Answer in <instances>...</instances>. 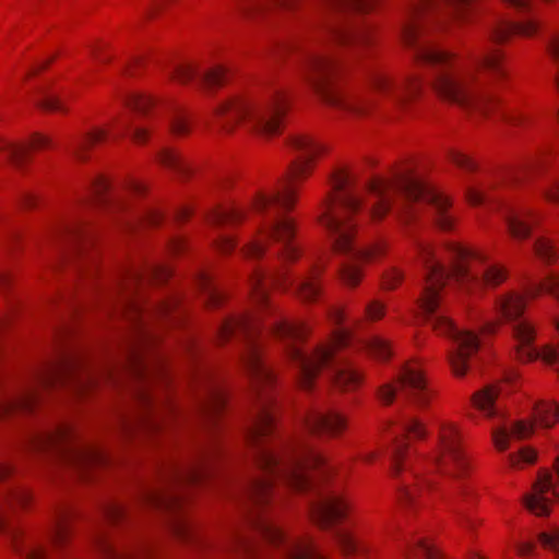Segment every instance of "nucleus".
Instances as JSON below:
<instances>
[{
	"instance_id": "obj_39",
	"label": "nucleus",
	"mask_w": 559,
	"mask_h": 559,
	"mask_svg": "<svg viewBox=\"0 0 559 559\" xmlns=\"http://www.w3.org/2000/svg\"><path fill=\"white\" fill-rule=\"evenodd\" d=\"M331 8L340 11L367 12L374 0H324Z\"/></svg>"
},
{
	"instance_id": "obj_40",
	"label": "nucleus",
	"mask_w": 559,
	"mask_h": 559,
	"mask_svg": "<svg viewBox=\"0 0 559 559\" xmlns=\"http://www.w3.org/2000/svg\"><path fill=\"white\" fill-rule=\"evenodd\" d=\"M558 416L556 405L542 402L535 407V420L543 427H550L555 424Z\"/></svg>"
},
{
	"instance_id": "obj_43",
	"label": "nucleus",
	"mask_w": 559,
	"mask_h": 559,
	"mask_svg": "<svg viewBox=\"0 0 559 559\" xmlns=\"http://www.w3.org/2000/svg\"><path fill=\"white\" fill-rule=\"evenodd\" d=\"M366 348L378 359H388L391 356V348L386 340L380 336H372L366 342Z\"/></svg>"
},
{
	"instance_id": "obj_27",
	"label": "nucleus",
	"mask_w": 559,
	"mask_h": 559,
	"mask_svg": "<svg viewBox=\"0 0 559 559\" xmlns=\"http://www.w3.org/2000/svg\"><path fill=\"white\" fill-rule=\"evenodd\" d=\"M533 433V425L526 420H516L492 429V441L499 451H506L513 440H523Z\"/></svg>"
},
{
	"instance_id": "obj_42",
	"label": "nucleus",
	"mask_w": 559,
	"mask_h": 559,
	"mask_svg": "<svg viewBox=\"0 0 559 559\" xmlns=\"http://www.w3.org/2000/svg\"><path fill=\"white\" fill-rule=\"evenodd\" d=\"M123 103L136 112L146 114L154 106L155 100L148 95L130 94L123 97Z\"/></svg>"
},
{
	"instance_id": "obj_41",
	"label": "nucleus",
	"mask_w": 559,
	"mask_h": 559,
	"mask_svg": "<svg viewBox=\"0 0 559 559\" xmlns=\"http://www.w3.org/2000/svg\"><path fill=\"white\" fill-rule=\"evenodd\" d=\"M114 123L117 124L118 130L114 133V138L122 136L126 133H130L132 140L136 143H143L147 139V131L142 127H133V124L129 121H119L116 120Z\"/></svg>"
},
{
	"instance_id": "obj_51",
	"label": "nucleus",
	"mask_w": 559,
	"mask_h": 559,
	"mask_svg": "<svg viewBox=\"0 0 559 559\" xmlns=\"http://www.w3.org/2000/svg\"><path fill=\"white\" fill-rule=\"evenodd\" d=\"M215 245L219 251L227 253L234 250L236 242L233 236L227 234H221L215 239Z\"/></svg>"
},
{
	"instance_id": "obj_50",
	"label": "nucleus",
	"mask_w": 559,
	"mask_h": 559,
	"mask_svg": "<svg viewBox=\"0 0 559 559\" xmlns=\"http://www.w3.org/2000/svg\"><path fill=\"white\" fill-rule=\"evenodd\" d=\"M467 199L469 201V203L474 204V205H478V204H483L485 203L487 200H489V195L487 194V190L486 189H476V188H469L467 190Z\"/></svg>"
},
{
	"instance_id": "obj_33",
	"label": "nucleus",
	"mask_w": 559,
	"mask_h": 559,
	"mask_svg": "<svg viewBox=\"0 0 559 559\" xmlns=\"http://www.w3.org/2000/svg\"><path fill=\"white\" fill-rule=\"evenodd\" d=\"M334 538L344 555L350 556L366 550V545L361 537L353 532L340 528L334 532Z\"/></svg>"
},
{
	"instance_id": "obj_4",
	"label": "nucleus",
	"mask_w": 559,
	"mask_h": 559,
	"mask_svg": "<svg viewBox=\"0 0 559 559\" xmlns=\"http://www.w3.org/2000/svg\"><path fill=\"white\" fill-rule=\"evenodd\" d=\"M412 435L424 438L426 427L416 418H403L393 431L392 474L399 478L397 495L402 506L416 507L423 504L428 492L436 487L433 479L428 475L432 469L438 471L449 484L438 488L441 497L447 501L457 518L461 526L472 527V519L464 516L453 503L456 496L467 495L468 490L462 483L467 474L468 461L462 445L460 428L451 421L438 423L437 445L428 460L421 461L416 468L408 471V463L403 460L405 449L404 437Z\"/></svg>"
},
{
	"instance_id": "obj_14",
	"label": "nucleus",
	"mask_w": 559,
	"mask_h": 559,
	"mask_svg": "<svg viewBox=\"0 0 559 559\" xmlns=\"http://www.w3.org/2000/svg\"><path fill=\"white\" fill-rule=\"evenodd\" d=\"M525 308L524 296L509 292L499 296L496 300L497 312L507 320L514 321L513 334L516 341V354L520 360L531 361L540 358L546 364L552 365L557 361V352L551 347L538 349L533 345L535 330L525 319H520Z\"/></svg>"
},
{
	"instance_id": "obj_64",
	"label": "nucleus",
	"mask_w": 559,
	"mask_h": 559,
	"mask_svg": "<svg viewBox=\"0 0 559 559\" xmlns=\"http://www.w3.org/2000/svg\"><path fill=\"white\" fill-rule=\"evenodd\" d=\"M545 195L546 198L549 200V201H552V202H556L557 201V193L555 190H551V189H547L545 191Z\"/></svg>"
},
{
	"instance_id": "obj_20",
	"label": "nucleus",
	"mask_w": 559,
	"mask_h": 559,
	"mask_svg": "<svg viewBox=\"0 0 559 559\" xmlns=\"http://www.w3.org/2000/svg\"><path fill=\"white\" fill-rule=\"evenodd\" d=\"M288 146L297 154L296 160L290 165L288 180H296L305 176L311 162L323 152L321 144L306 134L293 135L288 141Z\"/></svg>"
},
{
	"instance_id": "obj_6",
	"label": "nucleus",
	"mask_w": 559,
	"mask_h": 559,
	"mask_svg": "<svg viewBox=\"0 0 559 559\" xmlns=\"http://www.w3.org/2000/svg\"><path fill=\"white\" fill-rule=\"evenodd\" d=\"M296 203V190L290 182L282 188L257 190L246 206L216 209L209 214V222L214 226H225L239 223L249 214L260 218L258 233L241 250L248 259L260 258L265 243L273 240L278 249L276 254L284 261H296L300 254V246L295 239V221L289 215Z\"/></svg>"
},
{
	"instance_id": "obj_16",
	"label": "nucleus",
	"mask_w": 559,
	"mask_h": 559,
	"mask_svg": "<svg viewBox=\"0 0 559 559\" xmlns=\"http://www.w3.org/2000/svg\"><path fill=\"white\" fill-rule=\"evenodd\" d=\"M397 392L418 407H426L433 392L428 385L423 371L415 362H408L400 371L396 383H385L378 390V399L382 404H391Z\"/></svg>"
},
{
	"instance_id": "obj_17",
	"label": "nucleus",
	"mask_w": 559,
	"mask_h": 559,
	"mask_svg": "<svg viewBox=\"0 0 559 559\" xmlns=\"http://www.w3.org/2000/svg\"><path fill=\"white\" fill-rule=\"evenodd\" d=\"M370 88L383 100L405 107L419 95L421 81L415 74L391 75L382 71L369 73Z\"/></svg>"
},
{
	"instance_id": "obj_56",
	"label": "nucleus",
	"mask_w": 559,
	"mask_h": 559,
	"mask_svg": "<svg viewBox=\"0 0 559 559\" xmlns=\"http://www.w3.org/2000/svg\"><path fill=\"white\" fill-rule=\"evenodd\" d=\"M328 317L334 324H341L344 319L343 311L335 307L328 309Z\"/></svg>"
},
{
	"instance_id": "obj_31",
	"label": "nucleus",
	"mask_w": 559,
	"mask_h": 559,
	"mask_svg": "<svg viewBox=\"0 0 559 559\" xmlns=\"http://www.w3.org/2000/svg\"><path fill=\"white\" fill-rule=\"evenodd\" d=\"M535 29L536 25L533 21L525 23H512L509 21L499 20L490 28L489 37L493 43H502L512 34L530 36L535 32Z\"/></svg>"
},
{
	"instance_id": "obj_34",
	"label": "nucleus",
	"mask_w": 559,
	"mask_h": 559,
	"mask_svg": "<svg viewBox=\"0 0 559 559\" xmlns=\"http://www.w3.org/2000/svg\"><path fill=\"white\" fill-rule=\"evenodd\" d=\"M197 285L202 293L206 304L216 306L223 299V293L216 286L209 273H199L197 276Z\"/></svg>"
},
{
	"instance_id": "obj_13",
	"label": "nucleus",
	"mask_w": 559,
	"mask_h": 559,
	"mask_svg": "<svg viewBox=\"0 0 559 559\" xmlns=\"http://www.w3.org/2000/svg\"><path fill=\"white\" fill-rule=\"evenodd\" d=\"M29 499L28 491L22 487H11L0 495V532L9 534L13 551L19 559H50L48 544L61 548L68 540L70 534L68 520L71 512L67 509L57 510L49 528L48 540L44 543L14 527L8 521V513L17 507L26 506Z\"/></svg>"
},
{
	"instance_id": "obj_19",
	"label": "nucleus",
	"mask_w": 559,
	"mask_h": 559,
	"mask_svg": "<svg viewBox=\"0 0 559 559\" xmlns=\"http://www.w3.org/2000/svg\"><path fill=\"white\" fill-rule=\"evenodd\" d=\"M556 497L557 490L552 476L543 471L534 483L532 492L524 495L522 501L530 512L543 516L549 514Z\"/></svg>"
},
{
	"instance_id": "obj_1",
	"label": "nucleus",
	"mask_w": 559,
	"mask_h": 559,
	"mask_svg": "<svg viewBox=\"0 0 559 559\" xmlns=\"http://www.w3.org/2000/svg\"><path fill=\"white\" fill-rule=\"evenodd\" d=\"M324 270L321 257L308 260L307 269L290 278L286 272L265 273L254 270L250 276V292L257 306L255 312L226 319L218 329V340H238L241 361L251 379L252 407L243 426V439L251 451V462L258 474H251L242 487L247 509H258L273 495L276 483L296 491L314 489L310 473H328L331 467L325 459L305 437L287 440L274 438L273 395L274 374L262 360L257 336L263 329L285 343L286 354L296 366L300 385L309 389L318 371L325 368L334 385L342 391L357 388L361 381L342 349L350 343L347 330L336 329L330 342L311 353L304 352L297 343L302 341L308 328L302 322H290L271 309L267 301L270 285L289 283L304 302H314L322 294L320 275Z\"/></svg>"
},
{
	"instance_id": "obj_44",
	"label": "nucleus",
	"mask_w": 559,
	"mask_h": 559,
	"mask_svg": "<svg viewBox=\"0 0 559 559\" xmlns=\"http://www.w3.org/2000/svg\"><path fill=\"white\" fill-rule=\"evenodd\" d=\"M536 460V452L527 447L522 448L516 453H511L508 461L513 468H523L525 465L533 464Z\"/></svg>"
},
{
	"instance_id": "obj_57",
	"label": "nucleus",
	"mask_w": 559,
	"mask_h": 559,
	"mask_svg": "<svg viewBox=\"0 0 559 559\" xmlns=\"http://www.w3.org/2000/svg\"><path fill=\"white\" fill-rule=\"evenodd\" d=\"M503 1L519 10H526L531 7L532 0H503Z\"/></svg>"
},
{
	"instance_id": "obj_22",
	"label": "nucleus",
	"mask_w": 559,
	"mask_h": 559,
	"mask_svg": "<svg viewBox=\"0 0 559 559\" xmlns=\"http://www.w3.org/2000/svg\"><path fill=\"white\" fill-rule=\"evenodd\" d=\"M169 76L180 83H188L197 79L200 85L212 88L224 84L227 70L222 66H216L211 70L202 72L197 64L185 63L174 66L169 72Z\"/></svg>"
},
{
	"instance_id": "obj_15",
	"label": "nucleus",
	"mask_w": 559,
	"mask_h": 559,
	"mask_svg": "<svg viewBox=\"0 0 559 559\" xmlns=\"http://www.w3.org/2000/svg\"><path fill=\"white\" fill-rule=\"evenodd\" d=\"M71 437V427L60 424L49 430L33 433L28 438V448L36 452L53 450L80 472L107 461L106 454L97 447L86 444L74 448L66 447V442Z\"/></svg>"
},
{
	"instance_id": "obj_35",
	"label": "nucleus",
	"mask_w": 559,
	"mask_h": 559,
	"mask_svg": "<svg viewBox=\"0 0 559 559\" xmlns=\"http://www.w3.org/2000/svg\"><path fill=\"white\" fill-rule=\"evenodd\" d=\"M296 0H243L242 9L247 14H264L272 8L289 9Z\"/></svg>"
},
{
	"instance_id": "obj_9",
	"label": "nucleus",
	"mask_w": 559,
	"mask_h": 559,
	"mask_svg": "<svg viewBox=\"0 0 559 559\" xmlns=\"http://www.w3.org/2000/svg\"><path fill=\"white\" fill-rule=\"evenodd\" d=\"M222 451L219 443L213 438L193 460L169 464L163 474V485L158 488H146L141 495V501L145 506L171 514L170 530L181 540L194 539L197 536L192 525L177 514L183 501L179 488L201 481Z\"/></svg>"
},
{
	"instance_id": "obj_26",
	"label": "nucleus",
	"mask_w": 559,
	"mask_h": 559,
	"mask_svg": "<svg viewBox=\"0 0 559 559\" xmlns=\"http://www.w3.org/2000/svg\"><path fill=\"white\" fill-rule=\"evenodd\" d=\"M501 214L514 238L524 239L530 235L534 222L530 210L523 206L504 205Z\"/></svg>"
},
{
	"instance_id": "obj_62",
	"label": "nucleus",
	"mask_w": 559,
	"mask_h": 559,
	"mask_svg": "<svg viewBox=\"0 0 559 559\" xmlns=\"http://www.w3.org/2000/svg\"><path fill=\"white\" fill-rule=\"evenodd\" d=\"M543 289L551 295H556V287L552 282H547L544 284Z\"/></svg>"
},
{
	"instance_id": "obj_48",
	"label": "nucleus",
	"mask_w": 559,
	"mask_h": 559,
	"mask_svg": "<svg viewBox=\"0 0 559 559\" xmlns=\"http://www.w3.org/2000/svg\"><path fill=\"white\" fill-rule=\"evenodd\" d=\"M449 158L454 165L464 170L472 171L476 168L475 163L467 155L461 152L451 151L449 153Z\"/></svg>"
},
{
	"instance_id": "obj_52",
	"label": "nucleus",
	"mask_w": 559,
	"mask_h": 559,
	"mask_svg": "<svg viewBox=\"0 0 559 559\" xmlns=\"http://www.w3.org/2000/svg\"><path fill=\"white\" fill-rule=\"evenodd\" d=\"M366 314L370 320H378L384 314V305L373 300L366 306Z\"/></svg>"
},
{
	"instance_id": "obj_54",
	"label": "nucleus",
	"mask_w": 559,
	"mask_h": 559,
	"mask_svg": "<svg viewBox=\"0 0 559 559\" xmlns=\"http://www.w3.org/2000/svg\"><path fill=\"white\" fill-rule=\"evenodd\" d=\"M539 543L544 548L556 551L558 549L559 540L557 534H549L543 532L539 534Z\"/></svg>"
},
{
	"instance_id": "obj_21",
	"label": "nucleus",
	"mask_w": 559,
	"mask_h": 559,
	"mask_svg": "<svg viewBox=\"0 0 559 559\" xmlns=\"http://www.w3.org/2000/svg\"><path fill=\"white\" fill-rule=\"evenodd\" d=\"M94 543L102 559H146L151 551L150 546L142 542L116 545L102 530L95 533Z\"/></svg>"
},
{
	"instance_id": "obj_63",
	"label": "nucleus",
	"mask_w": 559,
	"mask_h": 559,
	"mask_svg": "<svg viewBox=\"0 0 559 559\" xmlns=\"http://www.w3.org/2000/svg\"><path fill=\"white\" fill-rule=\"evenodd\" d=\"M190 214H191V210L188 207H183L180 211H178L177 217L179 219H183V218H187L188 216H190Z\"/></svg>"
},
{
	"instance_id": "obj_60",
	"label": "nucleus",
	"mask_w": 559,
	"mask_h": 559,
	"mask_svg": "<svg viewBox=\"0 0 559 559\" xmlns=\"http://www.w3.org/2000/svg\"><path fill=\"white\" fill-rule=\"evenodd\" d=\"M128 189L133 191V192L141 193L144 190V186L141 182H139V181H131L128 185Z\"/></svg>"
},
{
	"instance_id": "obj_28",
	"label": "nucleus",
	"mask_w": 559,
	"mask_h": 559,
	"mask_svg": "<svg viewBox=\"0 0 559 559\" xmlns=\"http://www.w3.org/2000/svg\"><path fill=\"white\" fill-rule=\"evenodd\" d=\"M51 236L60 241H67L73 246H78L80 242L88 240L92 237V231L86 222L73 219L60 223L52 230Z\"/></svg>"
},
{
	"instance_id": "obj_53",
	"label": "nucleus",
	"mask_w": 559,
	"mask_h": 559,
	"mask_svg": "<svg viewBox=\"0 0 559 559\" xmlns=\"http://www.w3.org/2000/svg\"><path fill=\"white\" fill-rule=\"evenodd\" d=\"M403 273L397 269L390 270L383 281V286L388 289H393L402 281Z\"/></svg>"
},
{
	"instance_id": "obj_23",
	"label": "nucleus",
	"mask_w": 559,
	"mask_h": 559,
	"mask_svg": "<svg viewBox=\"0 0 559 559\" xmlns=\"http://www.w3.org/2000/svg\"><path fill=\"white\" fill-rule=\"evenodd\" d=\"M325 36L329 40L348 47H364L371 40L369 26L355 23L331 22L325 27Z\"/></svg>"
},
{
	"instance_id": "obj_5",
	"label": "nucleus",
	"mask_w": 559,
	"mask_h": 559,
	"mask_svg": "<svg viewBox=\"0 0 559 559\" xmlns=\"http://www.w3.org/2000/svg\"><path fill=\"white\" fill-rule=\"evenodd\" d=\"M170 275L166 266H151L145 274L148 280L163 281ZM144 280V275L132 272L119 292L117 311L127 316L132 325V336L127 347V365L130 372L141 382L136 389V399L142 411L135 425L148 430H158L163 417L174 412V406L167 397L152 390V383L164 378V370L159 361L148 360L144 350L155 342L157 335L148 326L147 320L155 317L168 316L178 301L169 299L156 305L144 307L134 297L135 286Z\"/></svg>"
},
{
	"instance_id": "obj_47",
	"label": "nucleus",
	"mask_w": 559,
	"mask_h": 559,
	"mask_svg": "<svg viewBox=\"0 0 559 559\" xmlns=\"http://www.w3.org/2000/svg\"><path fill=\"white\" fill-rule=\"evenodd\" d=\"M102 513L107 522L116 523L124 518L126 510L117 502H107L103 506Z\"/></svg>"
},
{
	"instance_id": "obj_38",
	"label": "nucleus",
	"mask_w": 559,
	"mask_h": 559,
	"mask_svg": "<svg viewBox=\"0 0 559 559\" xmlns=\"http://www.w3.org/2000/svg\"><path fill=\"white\" fill-rule=\"evenodd\" d=\"M408 559H441L438 551L425 539L416 540L406 550Z\"/></svg>"
},
{
	"instance_id": "obj_37",
	"label": "nucleus",
	"mask_w": 559,
	"mask_h": 559,
	"mask_svg": "<svg viewBox=\"0 0 559 559\" xmlns=\"http://www.w3.org/2000/svg\"><path fill=\"white\" fill-rule=\"evenodd\" d=\"M92 198L99 204L119 202L116 194L111 192L110 182L103 176L95 177L92 181Z\"/></svg>"
},
{
	"instance_id": "obj_45",
	"label": "nucleus",
	"mask_w": 559,
	"mask_h": 559,
	"mask_svg": "<svg viewBox=\"0 0 559 559\" xmlns=\"http://www.w3.org/2000/svg\"><path fill=\"white\" fill-rule=\"evenodd\" d=\"M169 128L174 134L181 135L189 131L188 119L183 110L173 108L169 117Z\"/></svg>"
},
{
	"instance_id": "obj_12",
	"label": "nucleus",
	"mask_w": 559,
	"mask_h": 559,
	"mask_svg": "<svg viewBox=\"0 0 559 559\" xmlns=\"http://www.w3.org/2000/svg\"><path fill=\"white\" fill-rule=\"evenodd\" d=\"M366 190L374 199L368 209V216L372 221L381 219L389 212L393 199L399 198L406 203L430 205L441 229L449 230L453 226V218L448 213L449 199L411 170L399 174L393 180L376 178L367 185Z\"/></svg>"
},
{
	"instance_id": "obj_61",
	"label": "nucleus",
	"mask_w": 559,
	"mask_h": 559,
	"mask_svg": "<svg viewBox=\"0 0 559 559\" xmlns=\"http://www.w3.org/2000/svg\"><path fill=\"white\" fill-rule=\"evenodd\" d=\"M10 282V275L5 272H0V290H3Z\"/></svg>"
},
{
	"instance_id": "obj_59",
	"label": "nucleus",
	"mask_w": 559,
	"mask_h": 559,
	"mask_svg": "<svg viewBox=\"0 0 559 559\" xmlns=\"http://www.w3.org/2000/svg\"><path fill=\"white\" fill-rule=\"evenodd\" d=\"M12 474V467L3 462H0V481H3Z\"/></svg>"
},
{
	"instance_id": "obj_36",
	"label": "nucleus",
	"mask_w": 559,
	"mask_h": 559,
	"mask_svg": "<svg viewBox=\"0 0 559 559\" xmlns=\"http://www.w3.org/2000/svg\"><path fill=\"white\" fill-rule=\"evenodd\" d=\"M158 162L183 178L190 173L187 162L175 151L169 148L162 150L157 155Z\"/></svg>"
},
{
	"instance_id": "obj_58",
	"label": "nucleus",
	"mask_w": 559,
	"mask_h": 559,
	"mask_svg": "<svg viewBox=\"0 0 559 559\" xmlns=\"http://www.w3.org/2000/svg\"><path fill=\"white\" fill-rule=\"evenodd\" d=\"M146 219L151 225H157L163 219V215L158 211L152 210L147 212Z\"/></svg>"
},
{
	"instance_id": "obj_30",
	"label": "nucleus",
	"mask_w": 559,
	"mask_h": 559,
	"mask_svg": "<svg viewBox=\"0 0 559 559\" xmlns=\"http://www.w3.org/2000/svg\"><path fill=\"white\" fill-rule=\"evenodd\" d=\"M501 395V389L496 384H490L484 389L477 391L472 400L474 405L489 418L500 416L499 397Z\"/></svg>"
},
{
	"instance_id": "obj_49",
	"label": "nucleus",
	"mask_w": 559,
	"mask_h": 559,
	"mask_svg": "<svg viewBox=\"0 0 559 559\" xmlns=\"http://www.w3.org/2000/svg\"><path fill=\"white\" fill-rule=\"evenodd\" d=\"M38 106L46 110L52 111H61L63 107L61 105V100L59 97L52 94H45L40 100H38Z\"/></svg>"
},
{
	"instance_id": "obj_46",
	"label": "nucleus",
	"mask_w": 559,
	"mask_h": 559,
	"mask_svg": "<svg viewBox=\"0 0 559 559\" xmlns=\"http://www.w3.org/2000/svg\"><path fill=\"white\" fill-rule=\"evenodd\" d=\"M537 257L545 263H552L556 260V250L552 243L546 238H539L535 243Z\"/></svg>"
},
{
	"instance_id": "obj_32",
	"label": "nucleus",
	"mask_w": 559,
	"mask_h": 559,
	"mask_svg": "<svg viewBox=\"0 0 559 559\" xmlns=\"http://www.w3.org/2000/svg\"><path fill=\"white\" fill-rule=\"evenodd\" d=\"M109 136V130L105 128H97L76 140L71 148L73 156L80 160L85 158L86 151L94 144L106 140Z\"/></svg>"
},
{
	"instance_id": "obj_11",
	"label": "nucleus",
	"mask_w": 559,
	"mask_h": 559,
	"mask_svg": "<svg viewBox=\"0 0 559 559\" xmlns=\"http://www.w3.org/2000/svg\"><path fill=\"white\" fill-rule=\"evenodd\" d=\"M287 110V92L281 86H270L261 96H237L215 108L219 128L229 132L241 124L262 135L275 134Z\"/></svg>"
},
{
	"instance_id": "obj_55",
	"label": "nucleus",
	"mask_w": 559,
	"mask_h": 559,
	"mask_svg": "<svg viewBox=\"0 0 559 559\" xmlns=\"http://www.w3.org/2000/svg\"><path fill=\"white\" fill-rule=\"evenodd\" d=\"M91 55L98 62H109L111 57L103 52L102 46H91Z\"/></svg>"
},
{
	"instance_id": "obj_10",
	"label": "nucleus",
	"mask_w": 559,
	"mask_h": 559,
	"mask_svg": "<svg viewBox=\"0 0 559 559\" xmlns=\"http://www.w3.org/2000/svg\"><path fill=\"white\" fill-rule=\"evenodd\" d=\"M292 51L299 55L300 75L325 105L356 115L366 114L372 106L373 100L344 92L333 83L337 66L325 47L284 45L278 48L281 55Z\"/></svg>"
},
{
	"instance_id": "obj_2",
	"label": "nucleus",
	"mask_w": 559,
	"mask_h": 559,
	"mask_svg": "<svg viewBox=\"0 0 559 559\" xmlns=\"http://www.w3.org/2000/svg\"><path fill=\"white\" fill-rule=\"evenodd\" d=\"M473 1L416 0L405 12L401 36L404 44L414 49L417 62L432 70V86L443 99L488 112L496 106L489 83L506 76L500 52L485 47L463 60L424 37L425 21L430 15L447 10L451 16L463 17Z\"/></svg>"
},
{
	"instance_id": "obj_18",
	"label": "nucleus",
	"mask_w": 559,
	"mask_h": 559,
	"mask_svg": "<svg viewBox=\"0 0 559 559\" xmlns=\"http://www.w3.org/2000/svg\"><path fill=\"white\" fill-rule=\"evenodd\" d=\"M348 506L342 495L335 491H318L311 502L310 512L313 521L328 528L345 518Z\"/></svg>"
},
{
	"instance_id": "obj_24",
	"label": "nucleus",
	"mask_w": 559,
	"mask_h": 559,
	"mask_svg": "<svg viewBox=\"0 0 559 559\" xmlns=\"http://www.w3.org/2000/svg\"><path fill=\"white\" fill-rule=\"evenodd\" d=\"M305 426L310 433L337 435L346 425V420L337 412L312 409L305 416Z\"/></svg>"
},
{
	"instance_id": "obj_7",
	"label": "nucleus",
	"mask_w": 559,
	"mask_h": 559,
	"mask_svg": "<svg viewBox=\"0 0 559 559\" xmlns=\"http://www.w3.org/2000/svg\"><path fill=\"white\" fill-rule=\"evenodd\" d=\"M110 377V370L90 368L79 358L64 356L53 364L33 370L16 383L4 385L0 382V419L31 414L37 404L40 388L62 384L81 394L96 385L100 379Z\"/></svg>"
},
{
	"instance_id": "obj_3",
	"label": "nucleus",
	"mask_w": 559,
	"mask_h": 559,
	"mask_svg": "<svg viewBox=\"0 0 559 559\" xmlns=\"http://www.w3.org/2000/svg\"><path fill=\"white\" fill-rule=\"evenodd\" d=\"M415 247L425 276L417 299L421 316L435 331L452 340L449 361L455 376L465 374L469 358L477 352L479 341L471 331L459 330L440 309V290L450 278L467 289L493 287L507 278L503 267L487 262L481 252L459 243L436 249L428 241L416 240Z\"/></svg>"
},
{
	"instance_id": "obj_8",
	"label": "nucleus",
	"mask_w": 559,
	"mask_h": 559,
	"mask_svg": "<svg viewBox=\"0 0 559 559\" xmlns=\"http://www.w3.org/2000/svg\"><path fill=\"white\" fill-rule=\"evenodd\" d=\"M331 185L333 192L324 201L320 222L325 228L334 250L350 254L352 260L344 263L340 272L342 280L347 285L356 286L361 277L356 261L374 257L380 248L360 250L354 245L356 227L354 216L360 211L364 200L362 192L355 187L347 170L336 169L332 175Z\"/></svg>"
},
{
	"instance_id": "obj_29",
	"label": "nucleus",
	"mask_w": 559,
	"mask_h": 559,
	"mask_svg": "<svg viewBox=\"0 0 559 559\" xmlns=\"http://www.w3.org/2000/svg\"><path fill=\"white\" fill-rule=\"evenodd\" d=\"M50 140L40 134H35L28 145H15L0 139V152H4L9 160L16 167H20L26 159L29 148L47 147Z\"/></svg>"
},
{
	"instance_id": "obj_25",
	"label": "nucleus",
	"mask_w": 559,
	"mask_h": 559,
	"mask_svg": "<svg viewBox=\"0 0 559 559\" xmlns=\"http://www.w3.org/2000/svg\"><path fill=\"white\" fill-rule=\"evenodd\" d=\"M225 403L224 390L217 383L206 380L199 401V412L209 427L215 425L216 416L224 408Z\"/></svg>"
}]
</instances>
